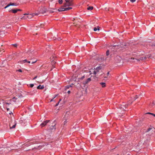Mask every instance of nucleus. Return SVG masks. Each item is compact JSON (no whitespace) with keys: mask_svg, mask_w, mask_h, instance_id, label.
<instances>
[{"mask_svg":"<svg viewBox=\"0 0 155 155\" xmlns=\"http://www.w3.org/2000/svg\"><path fill=\"white\" fill-rule=\"evenodd\" d=\"M104 59H105V60L106 59V58H105V59L103 58Z\"/></svg>","mask_w":155,"mask_h":155,"instance_id":"obj_62","label":"nucleus"},{"mask_svg":"<svg viewBox=\"0 0 155 155\" xmlns=\"http://www.w3.org/2000/svg\"><path fill=\"white\" fill-rule=\"evenodd\" d=\"M84 78V76H82L81 78H79L80 80H83Z\"/></svg>","mask_w":155,"mask_h":155,"instance_id":"obj_37","label":"nucleus"},{"mask_svg":"<svg viewBox=\"0 0 155 155\" xmlns=\"http://www.w3.org/2000/svg\"><path fill=\"white\" fill-rule=\"evenodd\" d=\"M66 2V3H67L68 2H69V0H65Z\"/></svg>","mask_w":155,"mask_h":155,"instance_id":"obj_51","label":"nucleus"},{"mask_svg":"<svg viewBox=\"0 0 155 155\" xmlns=\"http://www.w3.org/2000/svg\"><path fill=\"white\" fill-rule=\"evenodd\" d=\"M91 78H87L86 81L84 82L83 84L84 85H85V84H87L90 81H91Z\"/></svg>","mask_w":155,"mask_h":155,"instance_id":"obj_8","label":"nucleus"},{"mask_svg":"<svg viewBox=\"0 0 155 155\" xmlns=\"http://www.w3.org/2000/svg\"><path fill=\"white\" fill-rule=\"evenodd\" d=\"M67 3V6H69L72 5V3L71 2H69V1Z\"/></svg>","mask_w":155,"mask_h":155,"instance_id":"obj_17","label":"nucleus"},{"mask_svg":"<svg viewBox=\"0 0 155 155\" xmlns=\"http://www.w3.org/2000/svg\"><path fill=\"white\" fill-rule=\"evenodd\" d=\"M67 5V3H66L64 4L63 6L64 7H65L67 6H68Z\"/></svg>","mask_w":155,"mask_h":155,"instance_id":"obj_31","label":"nucleus"},{"mask_svg":"<svg viewBox=\"0 0 155 155\" xmlns=\"http://www.w3.org/2000/svg\"><path fill=\"white\" fill-rule=\"evenodd\" d=\"M109 74V72H108L107 74V75H108Z\"/></svg>","mask_w":155,"mask_h":155,"instance_id":"obj_57","label":"nucleus"},{"mask_svg":"<svg viewBox=\"0 0 155 155\" xmlns=\"http://www.w3.org/2000/svg\"><path fill=\"white\" fill-rule=\"evenodd\" d=\"M55 120L54 122L53 125L48 127V130L50 132L54 131L56 129L55 125H56V123H55Z\"/></svg>","mask_w":155,"mask_h":155,"instance_id":"obj_1","label":"nucleus"},{"mask_svg":"<svg viewBox=\"0 0 155 155\" xmlns=\"http://www.w3.org/2000/svg\"><path fill=\"white\" fill-rule=\"evenodd\" d=\"M9 12H12L13 13H16L17 12V9H11L9 11Z\"/></svg>","mask_w":155,"mask_h":155,"instance_id":"obj_10","label":"nucleus"},{"mask_svg":"<svg viewBox=\"0 0 155 155\" xmlns=\"http://www.w3.org/2000/svg\"><path fill=\"white\" fill-rule=\"evenodd\" d=\"M93 30L94 31H97V28L96 27H94V28Z\"/></svg>","mask_w":155,"mask_h":155,"instance_id":"obj_38","label":"nucleus"},{"mask_svg":"<svg viewBox=\"0 0 155 155\" xmlns=\"http://www.w3.org/2000/svg\"><path fill=\"white\" fill-rule=\"evenodd\" d=\"M155 104V102H153V103L152 104L151 106L153 107L154 105Z\"/></svg>","mask_w":155,"mask_h":155,"instance_id":"obj_40","label":"nucleus"},{"mask_svg":"<svg viewBox=\"0 0 155 155\" xmlns=\"http://www.w3.org/2000/svg\"><path fill=\"white\" fill-rule=\"evenodd\" d=\"M151 46H155V44H153V45H151Z\"/></svg>","mask_w":155,"mask_h":155,"instance_id":"obj_54","label":"nucleus"},{"mask_svg":"<svg viewBox=\"0 0 155 155\" xmlns=\"http://www.w3.org/2000/svg\"><path fill=\"white\" fill-rule=\"evenodd\" d=\"M145 43H143L142 44H141V45H144V46L145 45Z\"/></svg>","mask_w":155,"mask_h":155,"instance_id":"obj_55","label":"nucleus"},{"mask_svg":"<svg viewBox=\"0 0 155 155\" xmlns=\"http://www.w3.org/2000/svg\"><path fill=\"white\" fill-rule=\"evenodd\" d=\"M16 71H18V72H22V70L21 69H19L18 70H17Z\"/></svg>","mask_w":155,"mask_h":155,"instance_id":"obj_35","label":"nucleus"},{"mask_svg":"<svg viewBox=\"0 0 155 155\" xmlns=\"http://www.w3.org/2000/svg\"><path fill=\"white\" fill-rule=\"evenodd\" d=\"M137 60L138 61H140V60H144L145 59H144V57H141L139 59H137Z\"/></svg>","mask_w":155,"mask_h":155,"instance_id":"obj_18","label":"nucleus"},{"mask_svg":"<svg viewBox=\"0 0 155 155\" xmlns=\"http://www.w3.org/2000/svg\"><path fill=\"white\" fill-rule=\"evenodd\" d=\"M7 111H8L10 109H9V108H7Z\"/></svg>","mask_w":155,"mask_h":155,"instance_id":"obj_56","label":"nucleus"},{"mask_svg":"<svg viewBox=\"0 0 155 155\" xmlns=\"http://www.w3.org/2000/svg\"><path fill=\"white\" fill-rule=\"evenodd\" d=\"M27 53L29 55H31V52H30V51H28V52H27Z\"/></svg>","mask_w":155,"mask_h":155,"instance_id":"obj_36","label":"nucleus"},{"mask_svg":"<svg viewBox=\"0 0 155 155\" xmlns=\"http://www.w3.org/2000/svg\"><path fill=\"white\" fill-rule=\"evenodd\" d=\"M136 0H130V1L132 2H134L136 1Z\"/></svg>","mask_w":155,"mask_h":155,"instance_id":"obj_42","label":"nucleus"},{"mask_svg":"<svg viewBox=\"0 0 155 155\" xmlns=\"http://www.w3.org/2000/svg\"><path fill=\"white\" fill-rule=\"evenodd\" d=\"M39 147V146H38V147H34L32 149V150H34V149H38V147Z\"/></svg>","mask_w":155,"mask_h":155,"instance_id":"obj_45","label":"nucleus"},{"mask_svg":"<svg viewBox=\"0 0 155 155\" xmlns=\"http://www.w3.org/2000/svg\"><path fill=\"white\" fill-rule=\"evenodd\" d=\"M21 61L23 63H25L26 62H27V59H25L24 60H22Z\"/></svg>","mask_w":155,"mask_h":155,"instance_id":"obj_30","label":"nucleus"},{"mask_svg":"<svg viewBox=\"0 0 155 155\" xmlns=\"http://www.w3.org/2000/svg\"><path fill=\"white\" fill-rule=\"evenodd\" d=\"M73 84H72L71 85H68L65 87V90H66L67 89H69L70 87H72V85Z\"/></svg>","mask_w":155,"mask_h":155,"instance_id":"obj_12","label":"nucleus"},{"mask_svg":"<svg viewBox=\"0 0 155 155\" xmlns=\"http://www.w3.org/2000/svg\"><path fill=\"white\" fill-rule=\"evenodd\" d=\"M134 100V97L131 99L132 101L130 103V104H131L132 103V102L134 101H133Z\"/></svg>","mask_w":155,"mask_h":155,"instance_id":"obj_41","label":"nucleus"},{"mask_svg":"<svg viewBox=\"0 0 155 155\" xmlns=\"http://www.w3.org/2000/svg\"><path fill=\"white\" fill-rule=\"evenodd\" d=\"M130 104V102L129 101V103H128V104H125V105H124L125 107V108L127 107H128V105ZM123 105L124 106V105Z\"/></svg>","mask_w":155,"mask_h":155,"instance_id":"obj_24","label":"nucleus"},{"mask_svg":"<svg viewBox=\"0 0 155 155\" xmlns=\"http://www.w3.org/2000/svg\"><path fill=\"white\" fill-rule=\"evenodd\" d=\"M48 11L47 9L45 8L44 7L41 8L40 9V12L42 14H44L46 12Z\"/></svg>","mask_w":155,"mask_h":155,"instance_id":"obj_7","label":"nucleus"},{"mask_svg":"<svg viewBox=\"0 0 155 155\" xmlns=\"http://www.w3.org/2000/svg\"><path fill=\"white\" fill-rule=\"evenodd\" d=\"M39 26V27H40L41 28H43L44 26V25L43 24H41L40 26L39 25H38Z\"/></svg>","mask_w":155,"mask_h":155,"instance_id":"obj_33","label":"nucleus"},{"mask_svg":"<svg viewBox=\"0 0 155 155\" xmlns=\"http://www.w3.org/2000/svg\"><path fill=\"white\" fill-rule=\"evenodd\" d=\"M151 56V55H146L144 57V59L145 60L147 58H149Z\"/></svg>","mask_w":155,"mask_h":155,"instance_id":"obj_16","label":"nucleus"},{"mask_svg":"<svg viewBox=\"0 0 155 155\" xmlns=\"http://www.w3.org/2000/svg\"><path fill=\"white\" fill-rule=\"evenodd\" d=\"M72 8H71V7H68V8H64V11H68V10H70V9H71Z\"/></svg>","mask_w":155,"mask_h":155,"instance_id":"obj_19","label":"nucleus"},{"mask_svg":"<svg viewBox=\"0 0 155 155\" xmlns=\"http://www.w3.org/2000/svg\"><path fill=\"white\" fill-rule=\"evenodd\" d=\"M37 78V76H36L35 77L33 78V80H35V79Z\"/></svg>","mask_w":155,"mask_h":155,"instance_id":"obj_48","label":"nucleus"},{"mask_svg":"<svg viewBox=\"0 0 155 155\" xmlns=\"http://www.w3.org/2000/svg\"><path fill=\"white\" fill-rule=\"evenodd\" d=\"M50 121V120H47L44 121L41 124V127H45Z\"/></svg>","mask_w":155,"mask_h":155,"instance_id":"obj_6","label":"nucleus"},{"mask_svg":"<svg viewBox=\"0 0 155 155\" xmlns=\"http://www.w3.org/2000/svg\"><path fill=\"white\" fill-rule=\"evenodd\" d=\"M17 97L16 98L15 97H14L12 99H11L10 101H13L14 102H16V101L17 100Z\"/></svg>","mask_w":155,"mask_h":155,"instance_id":"obj_14","label":"nucleus"},{"mask_svg":"<svg viewBox=\"0 0 155 155\" xmlns=\"http://www.w3.org/2000/svg\"><path fill=\"white\" fill-rule=\"evenodd\" d=\"M138 98V96L136 95L135 97H134V100L133 101H135L136 99Z\"/></svg>","mask_w":155,"mask_h":155,"instance_id":"obj_25","label":"nucleus"},{"mask_svg":"<svg viewBox=\"0 0 155 155\" xmlns=\"http://www.w3.org/2000/svg\"><path fill=\"white\" fill-rule=\"evenodd\" d=\"M27 63H30V62H31V61H28L27 60Z\"/></svg>","mask_w":155,"mask_h":155,"instance_id":"obj_53","label":"nucleus"},{"mask_svg":"<svg viewBox=\"0 0 155 155\" xmlns=\"http://www.w3.org/2000/svg\"><path fill=\"white\" fill-rule=\"evenodd\" d=\"M150 114V115H151V116H153L155 117V114L153 113H152L150 112H147L145 114Z\"/></svg>","mask_w":155,"mask_h":155,"instance_id":"obj_15","label":"nucleus"},{"mask_svg":"<svg viewBox=\"0 0 155 155\" xmlns=\"http://www.w3.org/2000/svg\"><path fill=\"white\" fill-rule=\"evenodd\" d=\"M49 11L51 13V12H53V11H54V10H53V9H52V10H50Z\"/></svg>","mask_w":155,"mask_h":155,"instance_id":"obj_47","label":"nucleus"},{"mask_svg":"<svg viewBox=\"0 0 155 155\" xmlns=\"http://www.w3.org/2000/svg\"><path fill=\"white\" fill-rule=\"evenodd\" d=\"M38 143V142L37 141H33L31 142H28L25 143V146L27 147L30 146L31 145L34 144L35 143Z\"/></svg>","mask_w":155,"mask_h":155,"instance_id":"obj_3","label":"nucleus"},{"mask_svg":"<svg viewBox=\"0 0 155 155\" xmlns=\"http://www.w3.org/2000/svg\"><path fill=\"white\" fill-rule=\"evenodd\" d=\"M36 61H37V60H36V61H32V62H31V64H34V63H35Z\"/></svg>","mask_w":155,"mask_h":155,"instance_id":"obj_46","label":"nucleus"},{"mask_svg":"<svg viewBox=\"0 0 155 155\" xmlns=\"http://www.w3.org/2000/svg\"><path fill=\"white\" fill-rule=\"evenodd\" d=\"M1 104V102H0V104Z\"/></svg>","mask_w":155,"mask_h":155,"instance_id":"obj_64","label":"nucleus"},{"mask_svg":"<svg viewBox=\"0 0 155 155\" xmlns=\"http://www.w3.org/2000/svg\"><path fill=\"white\" fill-rule=\"evenodd\" d=\"M44 85H41L39 84L37 87V89H44Z\"/></svg>","mask_w":155,"mask_h":155,"instance_id":"obj_9","label":"nucleus"},{"mask_svg":"<svg viewBox=\"0 0 155 155\" xmlns=\"http://www.w3.org/2000/svg\"><path fill=\"white\" fill-rule=\"evenodd\" d=\"M34 91V93H35V92H36V91H37L36 90H35Z\"/></svg>","mask_w":155,"mask_h":155,"instance_id":"obj_59","label":"nucleus"},{"mask_svg":"<svg viewBox=\"0 0 155 155\" xmlns=\"http://www.w3.org/2000/svg\"><path fill=\"white\" fill-rule=\"evenodd\" d=\"M16 124H14L12 127H10V128L11 129L14 128L15 127Z\"/></svg>","mask_w":155,"mask_h":155,"instance_id":"obj_29","label":"nucleus"},{"mask_svg":"<svg viewBox=\"0 0 155 155\" xmlns=\"http://www.w3.org/2000/svg\"><path fill=\"white\" fill-rule=\"evenodd\" d=\"M5 103L7 104H11V103H10V102H9V103L7 102V103Z\"/></svg>","mask_w":155,"mask_h":155,"instance_id":"obj_50","label":"nucleus"},{"mask_svg":"<svg viewBox=\"0 0 155 155\" xmlns=\"http://www.w3.org/2000/svg\"><path fill=\"white\" fill-rule=\"evenodd\" d=\"M58 2L60 4H62L63 2L62 0H58Z\"/></svg>","mask_w":155,"mask_h":155,"instance_id":"obj_28","label":"nucleus"},{"mask_svg":"<svg viewBox=\"0 0 155 155\" xmlns=\"http://www.w3.org/2000/svg\"><path fill=\"white\" fill-rule=\"evenodd\" d=\"M61 99H59V102H60V101H61Z\"/></svg>","mask_w":155,"mask_h":155,"instance_id":"obj_58","label":"nucleus"},{"mask_svg":"<svg viewBox=\"0 0 155 155\" xmlns=\"http://www.w3.org/2000/svg\"><path fill=\"white\" fill-rule=\"evenodd\" d=\"M18 5V4L15 3H12L11 2H10L8 5H6L4 8L5 9L10 6H17Z\"/></svg>","mask_w":155,"mask_h":155,"instance_id":"obj_4","label":"nucleus"},{"mask_svg":"<svg viewBox=\"0 0 155 155\" xmlns=\"http://www.w3.org/2000/svg\"><path fill=\"white\" fill-rule=\"evenodd\" d=\"M57 95H55V96L54 97L53 99H52L50 101V102H51V101H53V99H54L55 97H57Z\"/></svg>","mask_w":155,"mask_h":155,"instance_id":"obj_32","label":"nucleus"},{"mask_svg":"<svg viewBox=\"0 0 155 155\" xmlns=\"http://www.w3.org/2000/svg\"><path fill=\"white\" fill-rule=\"evenodd\" d=\"M109 54V51L107 50L106 52V55L107 56Z\"/></svg>","mask_w":155,"mask_h":155,"instance_id":"obj_22","label":"nucleus"},{"mask_svg":"<svg viewBox=\"0 0 155 155\" xmlns=\"http://www.w3.org/2000/svg\"><path fill=\"white\" fill-rule=\"evenodd\" d=\"M104 78H107V77H106V76L104 77Z\"/></svg>","mask_w":155,"mask_h":155,"instance_id":"obj_60","label":"nucleus"},{"mask_svg":"<svg viewBox=\"0 0 155 155\" xmlns=\"http://www.w3.org/2000/svg\"><path fill=\"white\" fill-rule=\"evenodd\" d=\"M151 129L152 128H148L147 130L146 131V132H149Z\"/></svg>","mask_w":155,"mask_h":155,"instance_id":"obj_27","label":"nucleus"},{"mask_svg":"<svg viewBox=\"0 0 155 155\" xmlns=\"http://www.w3.org/2000/svg\"><path fill=\"white\" fill-rule=\"evenodd\" d=\"M100 27L99 26H97V30L99 31L100 29Z\"/></svg>","mask_w":155,"mask_h":155,"instance_id":"obj_44","label":"nucleus"},{"mask_svg":"<svg viewBox=\"0 0 155 155\" xmlns=\"http://www.w3.org/2000/svg\"><path fill=\"white\" fill-rule=\"evenodd\" d=\"M102 68V67L100 66L97 67L94 71V74L95 75L100 70H101Z\"/></svg>","mask_w":155,"mask_h":155,"instance_id":"obj_2","label":"nucleus"},{"mask_svg":"<svg viewBox=\"0 0 155 155\" xmlns=\"http://www.w3.org/2000/svg\"><path fill=\"white\" fill-rule=\"evenodd\" d=\"M4 52V51L3 49H0V54H2L3 52Z\"/></svg>","mask_w":155,"mask_h":155,"instance_id":"obj_21","label":"nucleus"},{"mask_svg":"<svg viewBox=\"0 0 155 155\" xmlns=\"http://www.w3.org/2000/svg\"><path fill=\"white\" fill-rule=\"evenodd\" d=\"M18 98H19V97H20L19 96H18Z\"/></svg>","mask_w":155,"mask_h":155,"instance_id":"obj_61","label":"nucleus"},{"mask_svg":"<svg viewBox=\"0 0 155 155\" xmlns=\"http://www.w3.org/2000/svg\"><path fill=\"white\" fill-rule=\"evenodd\" d=\"M12 45L15 48H17L18 46V44H12Z\"/></svg>","mask_w":155,"mask_h":155,"instance_id":"obj_23","label":"nucleus"},{"mask_svg":"<svg viewBox=\"0 0 155 155\" xmlns=\"http://www.w3.org/2000/svg\"><path fill=\"white\" fill-rule=\"evenodd\" d=\"M64 8H62L61 7V8H59V9H58V11L59 12L64 11Z\"/></svg>","mask_w":155,"mask_h":155,"instance_id":"obj_13","label":"nucleus"},{"mask_svg":"<svg viewBox=\"0 0 155 155\" xmlns=\"http://www.w3.org/2000/svg\"><path fill=\"white\" fill-rule=\"evenodd\" d=\"M114 60L116 63H120V62L121 58L120 56H117L115 57Z\"/></svg>","mask_w":155,"mask_h":155,"instance_id":"obj_5","label":"nucleus"},{"mask_svg":"<svg viewBox=\"0 0 155 155\" xmlns=\"http://www.w3.org/2000/svg\"><path fill=\"white\" fill-rule=\"evenodd\" d=\"M34 86V84H30V86L32 88Z\"/></svg>","mask_w":155,"mask_h":155,"instance_id":"obj_34","label":"nucleus"},{"mask_svg":"<svg viewBox=\"0 0 155 155\" xmlns=\"http://www.w3.org/2000/svg\"><path fill=\"white\" fill-rule=\"evenodd\" d=\"M53 10H54V11H53V12H51V13L57 12V11H58V10H57L56 9L54 8L53 9Z\"/></svg>","mask_w":155,"mask_h":155,"instance_id":"obj_26","label":"nucleus"},{"mask_svg":"<svg viewBox=\"0 0 155 155\" xmlns=\"http://www.w3.org/2000/svg\"><path fill=\"white\" fill-rule=\"evenodd\" d=\"M100 84L102 87H106V84L105 83L101 82Z\"/></svg>","mask_w":155,"mask_h":155,"instance_id":"obj_11","label":"nucleus"},{"mask_svg":"<svg viewBox=\"0 0 155 155\" xmlns=\"http://www.w3.org/2000/svg\"><path fill=\"white\" fill-rule=\"evenodd\" d=\"M3 3H3V5H4V4H5V5H6V4H7L6 3H4V2H2L1 3H2V4Z\"/></svg>","mask_w":155,"mask_h":155,"instance_id":"obj_52","label":"nucleus"},{"mask_svg":"<svg viewBox=\"0 0 155 155\" xmlns=\"http://www.w3.org/2000/svg\"><path fill=\"white\" fill-rule=\"evenodd\" d=\"M59 101H58L56 104L55 105V107H56V106H57L59 104Z\"/></svg>","mask_w":155,"mask_h":155,"instance_id":"obj_39","label":"nucleus"},{"mask_svg":"<svg viewBox=\"0 0 155 155\" xmlns=\"http://www.w3.org/2000/svg\"><path fill=\"white\" fill-rule=\"evenodd\" d=\"M17 10V12L18 11H22V10L19 9H16Z\"/></svg>","mask_w":155,"mask_h":155,"instance_id":"obj_43","label":"nucleus"},{"mask_svg":"<svg viewBox=\"0 0 155 155\" xmlns=\"http://www.w3.org/2000/svg\"><path fill=\"white\" fill-rule=\"evenodd\" d=\"M2 102V103H4V102H3V101Z\"/></svg>","mask_w":155,"mask_h":155,"instance_id":"obj_63","label":"nucleus"},{"mask_svg":"<svg viewBox=\"0 0 155 155\" xmlns=\"http://www.w3.org/2000/svg\"><path fill=\"white\" fill-rule=\"evenodd\" d=\"M67 93L68 94H69L71 93V91H68Z\"/></svg>","mask_w":155,"mask_h":155,"instance_id":"obj_49","label":"nucleus"},{"mask_svg":"<svg viewBox=\"0 0 155 155\" xmlns=\"http://www.w3.org/2000/svg\"><path fill=\"white\" fill-rule=\"evenodd\" d=\"M93 9V6H89L87 8L88 10H92Z\"/></svg>","mask_w":155,"mask_h":155,"instance_id":"obj_20","label":"nucleus"}]
</instances>
